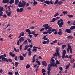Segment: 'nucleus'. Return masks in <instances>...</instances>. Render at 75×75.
Listing matches in <instances>:
<instances>
[{"label":"nucleus","instance_id":"nucleus-1","mask_svg":"<svg viewBox=\"0 0 75 75\" xmlns=\"http://www.w3.org/2000/svg\"><path fill=\"white\" fill-rule=\"evenodd\" d=\"M42 27L44 28L45 27L44 29L46 30H47L48 29L51 30V31L50 32H51V33L52 32L57 31V30L55 29H52V27H50V25H48L47 24H45L44 25H43Z\"/></svg>","mask_w":75,"mask_h":75},{"label":"nucleus","instance_id":"nucleus-2","mask_svg":"<svg viewBox=\"0 0 75 75\" xmlns=\"http://www.w3.org/2000/svg\"><path fill=\"white\" fill-rule=\"evenodd\" d=\"M11 7H12V6L10 5L8 6L7 8H6V12L8 16H10L11 15V14L12 12L10 11L9 12H8V11L11 10V9L10 8Z\"/></svg>","mask_w":75,"mask_h":75},{"label":"nucleus","instance_id":"nucleus-3","mask_svg":"<svg viewBox=\"0 0 75 75\" xmlns=\"http://www.w3.org/2000/svg\"><path fill=\"white\" fill-rule=\"evenodd\" d=\"M26 2L24 1H22L21 2L20 1L19 3V4L18 5L19 8L24 7L26 5Z\"/></svg>","mask_w":75,"mask_h":75},{"label":"nucleus","instance_id":"nucleus-4","mask_svg":"<svg viewBox=\"0 0 75 75\" xmlns=\"http://www.w3.org/2000/svg\"><path fill=\"white\" fill-rule=\"evenodd\" d=\"M48 30H47V32L45 31L44 32H43V34H51V32H50V31L51 30L50 29H47Z\"/></svg>","mask_w":75,"mask_h":75},{"label":"nucleus","instance_id":"nucleus-5","mask_svg":"<svg viewBox=\"0 0 75 75\" xmlns=\"http://www.w3.org/2000/svg\"><path fill=\"white\" fill-rule=\"evenodd\" d=\"M1 56H3L2 58L1 59L2 61H5V60H6L7 58H5V57H6V54H4V55H1Z\"/></svg>","mask_w":75,"mask_h":75},{"label":"nucleus","instance_id":"nucleus-6","mask_svg":"<svg viewBox=\"0 0 75 75\" xmlns=\"http://www.w3.org/2000/svg\"><path fill=\"white\" fill-rule=\"evenodd\" d=\"M71 30L70 29H67L65 30L64 32L65 33L67 32L68 33L70 34L71 33Z\"/></svg>","mask_w":75,"mask_h":75},{"label":"nucleus","instance_id":"nucleus-7","mask_svg":"<svg viewBox=\"0 0 75 75\" xmlns=\"http://www.w3.org/2000/svg\"><path fill=\"white\" fill-rule=\"evenodd\" d=\"M23 10V8H21L20 9L18 8L17 9V12L18 13L19 12L20 13Z\"/></svg>","mask_w":75,"mask_h":75},{"label":"nucleus","instance_id":"nucleus-8","mask_svg":"<svg viewBox=\"0 0 75 75\" xmlns=\"http://www.w3.org/2000/svg\"><path fill=\"white\" fill-rule=\"evenodd\" d=\"M58 34L59 35H62V30L61 29H59V32H58Z\"/></svg>","mask_w":75,"mask_h":75},{"label":"nucleus","instance_id":"nucleus-9","mask_svg":"<svg viewBox=\"0 0 75 75\" xmlns=\"http://www.w3.org/2000/svg\"><path fill=\"white\" fill-rule=\"evenodd\" d=\"M57 24L59 25V27H62V25H64V22H60L59 23H58Z\"/></svg>","mask_w":75,"mask_h":75},{"label":"nucleus","instance_id":"nucleus-10","mask_svg":"<svg viewBox=\"0 0 75 75\" xmlns=\"http://www.w3.org/2000/svg\"><path fill=\"white\" fill-rule=\"evenodd\" d=\"M26 32L27 33H28V34H30L31 33V30L29 29H27L25 30Z\"/></svg>","mask_w":75,"mask_h":75},{"label":"nucleus","instance_id":"nucleus-11","mask_svg":"<svg viewBox=\"0 0 75 75\" xmlns=\"http://www.w3.org/2000/svg\"><path fill=\"white\" fill-rule=\"evenodd\" d=\"M42 65H44L45 67H46L47 65V64L46 62L45 61H43L42 62Z\"/></svg>","mask_w":75,"mask_h":75},{"label":"nucleus","instance_id":"nucleus-12","mask_svg":"<svg viewBox=\"0 0 75 75\" xmlns=\"http://www.w3.org/2000/svg\"><path fill=\"white\" fill-rule=\"evenodd\" d=\"M24 39L23 38V37H21L19 39L18 41H20V42L21 43L22 42L24 41Z\"/></svg>","mask_w":75,"mask_h":75},{"label":"nucleus","instance_id":"nucleus-13","mask_svg":"<svg viewBox=\"0 0 75 75\" xmlns=\"http://www.w3.org/2000/svg\"><path fill=\"white\" fill-rule=\"evenodd\" d=\"M59 49L58 48H57L56 49V51L57 54L58 56H60L59 53Z\"/></svg>","mask_w":75,"mask_h":75},{"label":"nucleus","instance_id":"nucleus-14","mask_svg":"<svg viewBox=\"0 0 75 75\" xmlns=\"http://www.w3.org/2000/svg\"><path fill=\"white\" fill-rule=\"evenodd\" d=\"M59 49L58 48H57L56 49V51L57 54L58 56H60L59 53Z\"/></svg>","mask_w":75,"mask_h":75},{"label":"nucleus","instance_id":"nucleus-15","mask_svg":"<svg viewBox=\"0 0 75 75\" xmlns=\"http://www.w3.org/2000/svg\"><path fill=\"white\" fill-rule=\"evenodd\" d=\"M9 1L10 0H3V2L4 3L7 4L9 2Z\"/></svg>","mask_w":75,"mask_h":75},{"label":"nucleus","instance_id":"nucleus-16","mask_svg":"<svg viewBox=\"0 0 75 75\" xmlns=\"http://www.w3.org/2000/svg\"><path fill=\"white\" fill-rule=\"evenodd\" d=\"M5 61H6L7 62L9 61L10 62H12V60L11 59H6V60H5Z\"/></svg>","mask_w":75,"mask_h":75},{"label":"nucleus","instance_id":"nucleus-17","mask_svg":"<svg viewBox=\"0 0 75 75\" xmlns=\"http://www.w3.org/2000/svg\"><path fill=\"white\" fill-rule=\"evenodd\" d=\"M9 54L12 57H15V54H13L12 52H10L9 53Z\"/></svg>","mask_w":75,"mask_h":75},{"label":"nucleus","instance_id":"nucleus-18","mask_svg":"<svg viewBox=\"0 0 75 75\" xmlns=\"http://www.w3.org/2000/svg\"><path fill=\"white\" fill-rule=\"evenodd\" d=\"M73 38V37L72 36V35H69L67 37V38L69 39H72Z\"/></svg>","mask_w":75,"mask_h":75},{"label":"nucleus","instance_id":"nucleus-19","mask_svg":"<svg viewBox=\"0 0 75 75\" xmlns=\"http://www.w3.org/2000/svg\"><path fill=\"white\" fill-rule=\"evenodd\" d=\"M19 58L21 61H23L24 59V57L21 55L19 56Z\"/></svg>","mask_w":75,"mask_h":75},{"label":"nucleus","instance_id":"nucleus-20","mask_svg":"<svg viewBox=\"0 0 75 75\" xmlns=\"http://www.w3.org/2000/svg\"><path fill=\"white\" fill-rule=\"evenodd\" d=\"M75 29V26H71L70 29L71 30H73Z\"/></svg>","mask_w":75,"mask_h":75},{"label":"nucleus","instance_id":"nucleus-21","mask_svg":"<svg viewBox=\"0 0 75 75\" xmlns=\"http://www.w3.org/2000/svg\"><path fill=\"white\" fill-rule=\"evenodd\" d=\"M14 51H15L16 52H19V49H16L15 47L13 48Z\"/></svg>","mask_w":75,"mask_h":75},{"label":"nucleus","instance_id":"nucleus-22","mask_svg":"<svg viewBox=\"0 0 75 75\" xmlns=\"http://www.w3.org/2000/svg\"><path fill=\"white\" fill-rule=\"evenodd\" d=\"M44 2L47 4H50V1L49 0H46Z\"/></svg>","mask_w":75,"mask_h":75},{"label":"nucleus","instance_id":"nucleus-23","mask_svg":"<svg viewBox=\"0 0 75 75\" xmlns=\"http://www.w3.org/2000/svg\"><path fill=\"white\" fill-rule=\"evenodd\" d=\"M4 11V8L3 6H0V12H1Z\"/></svg>","mask_w":75,"mask_h":75},{"label":"nucleus","instance_id":"nucleus-24","mask_svg":"<svg viewBox=\"0 0 75 75\" xmlns=\"http://www.w3.org/2000/svg\"><path fill=\"white\" fill-rule=\"evenodd\" d=\"M14 2V0H10V1L9 2V3L10 4H11L13 3Z\"/></svg>","mask_w":75,"mask_h":75},{"label":"nucleus","instance_id":"nucleus-25","mask_svg":"<svg viewBox=\"0 0 75 75\" xmlns=\"http://www.w3.org/2000/svg\"><path fill=\"white\" fill-rule=\"evenodd\" d=\"M62 1H59V2H58V4H57V5H62Z\"/></svg>","mask_w":75,"mask_h":75},{"label":"nucleus","instance_id":"nucleus-26","mask_svg":"<svg viewBox=\"0 0 75 75\" xmlns=\"http://www.w3.org/2000/svg\"><path fill=\"white\" fill-rule=\"evenodd\" d=\"M56 20L55 19V18H53V19H52V20L50 21V23H53Z\"/></svg>","mask_w":75,"mask_h":75},{"label":"nucleus","instance_id":"nucleus-27","mask_svg":"<svg viewBox=\"0 0 75 75\" xmlns=\"http://www.w3.org/2000/svg\"><path fill=\"white\" fill-rule=\"evenodd\" d=\"M20 34L21 35L22 37L24 36V32H23L20 33Z\"/></svg>","mask_w":75,"mask_h":75},{"label":"nucleus","instance_id":"nucleus-28","mask_svg":"<svg viewBox=\"0 0 75 75\" xmlns=\"http://www.w3.org/2000/svg\"><path fill=\"white\" fill-rule=\"evenodd\" d=\"M71 49H72L71 48V47H68V48H67V52H68V53L69 52V50H70Z\"/></svg>","mask_w":75,"mask_h":75},{"label":"nucleus","instance_id":"nucleus-29","mask_svg":"<svg viewBox=\"0 0 75 75\" xmlns=\"http://www.w3.org/2000/svg\"><path fill=\"white\" fill-rule=\"evenodd\" d=\"M18 2H19L18 0H15V4L16 5H18Z\"/></svg>","mask_w":75,"mask_h":75},{"label":"nucleus","instance_id":"nucleus-30","mask_svg":"<svg viewBox=\"0 0 75 75\" xmlns=\"http://www.w3.org/2000/svg\"><path fill=\"white\" fill-rule=\"evenodd\" d=\"M55 61L53 59H51L50 63H53Z\"/></svg>","mask_w":75,"mask_h":75},{"label":"nucleus","instance_id":"nucleus-31","mask_svg":"<svg viewBox=\"0 0 75 75\" xmlns=\"http://www.w3.org/2000/svg\"><path fill=\"white\" fill-rule=\"evenodd\" d=\"M30 67V66L28 64H27V65L26 66V69H28Z\"/></svg>","mask_w":75,"mask_h":75},{"label":"nucleus","instance_id":"nucleus-32","mask_svg":"<svg viewBox=\"0 0 75 75\" xmlns=\"http://www.w3.org/2000/svg\"><path fill=\"white\" fill-rule=\"evenodd\" d=\"M55 63L57 65L58 64H60V62H59L57 60H56V61L55 62Z\"/></svg>","mask_w":75,"mask_h":75},{"label":"nucleus","instance_id":"nucleus-33","mask_svg":"<svg viewBox=\"0 0 75 75\" xmlns=\"http://www.w3.org/2000/svg\"><path fill=\"white\" fill-rule=\"evenodd\" d=\"M52 64H53L52 65H53V67H54H54H57V65L55 63H52Z\"/></svg>","mask_w":75,"mask_h":75},{"label":"nucleus","instance_id":"nucleus-34","mask_svg":"<svg viewBox=\"0 0 75 75\" xmlns=\"http://www.w3.org/2000/svg\"><path fill=\"white\" fill-rule=\"evenodd\" d=\"M67 16L69 17V18H71L73 17V16L72 15H67Z\"/></svg>","mask_w":75,"mask_h":75},{"label":"nucleus","instance_id":"nucleus-35","mask_svg":"<svg viewBox=\"0 0 75 75\" xmlns=\"http://www.w3.org/2000/svg\"><path fill=\"white\" fill-rule=\"evenodd\" d=\"M67 47V45H63L62 46V48L63 49H64L65 47Z\"/></svg>","mask_w":75,"mask_h":75},{"label":"nucleus","instance_id":"nucleus-36","mask_svg":"<svg viewBox=\"0 0 75 75\" xmlns=\"http://www.w3.org/2000/svg\"><path fill=\"white\" fill-rule=\"evenodd\" d=\"M63 53H62V54H64L65 55V54H66V51L65 50H64L63 51Z\"/></svg>","mask_w":75,"mask_h":75},{"label":"nucleus","instance_id":"nucleus-37","mask_svg":"<svg viewBox=\"0 0 75 75\" xmlns=\"http://www.w3.org/2000/svg\"><path fill=\"white\" fill-rule=\"evenodd\" d=\"M33 34V35L35 34V31L32 32V33H30V34Z\"/></svg>","mask_w":75,"mask_h":75},{"label":"nucleus","instance_id":"nucleus-38","mask_svg":"<svg viewBox=\"0 0 75 75\" xmlns=\"http://www.w3.org/2000/svg\"><path fill=\"white\" fill-rule=\"evenodd\" d=\"M33 1H34V2H33V4L34 5H35L37 4V3L36 1H35V0H33Z\"/></svg>","mask_w":75,"mask_h":75},{"label":"nucleus","instance_id":"nucleus-39","mask_svg":"<svg viewBox=\"0 0 75 75\" xmlns=\"http://www.w3.org/2000/svg\"><path fill=\"white\" fill-rule=\"evenodd\" d=\"M74 60L72 59H71V61H70V62L71 63H73L74 62Z\"/></svg>","mask_w":75,"mask_h":75},{"label":"nucleus","instance_id":"nucleus-40","mask_svg":"<svg viewBox=\"0 0 75 75\" xmlns=\"http://www.w3.org/2000/svg\"><path fill=\"white\" fill-rule=\"evenodd\" d=\"M36 27V26H34L33 27V26H32V27H30V29H34V28H35V27Z\"/></svg>","mask_w":75,"mask_h":75},{"label":"nucleus","instance_id":"nucleus-41","mask_svg":"<svg viewBox=\"0 0 75 75\" xmlns=\"http://www.w3.org/2000/svg\"><path fill=\"white\" fill-rule=\"evenodd\" d=\"M50 66L49 67H52L53 66V63L50 64L48 65V67Z\"/></svg>","mask_w":75,"mask_h":75},{"label":"nucleus","instance_id":"nucleus-42","mask_svg":"<svg viewBox=\"0 0 75 75\" xmlns=\"http://www.w3.org/2000/svg\"><path fill=\"white\" fill-rule=\"evenodd\" d=\"M58 0H56L54 2V4L55 5L57 4L58 3Z\"/></svg>","mask_w":75,"mask_h":75},{"label":"nucleus","instance_id":"nucleus-43","mask_svg":"<svg viewBox=\"0 0 75 75\" xmlns=\"http://www.w3.org/2000/svg\"><path fill=\"white\" fill-rule=\"evenodd\" d=\"M63 13L64 14V15H65V14H67L68 13V12L67 11H63Z\"/></svg>","mask_w":75,"mask_h":75},{"label":"nucleus","instance_id":"nucleus-44","mask_svg":"<svg viewBox=\"0 0 75 75\" xmlns=\"http://www.w3.org/2000/svg\"><path fill=\"white\" fill-rule=\"evenodd\" d=\"M28 43V41L27 40H26L25 41L23 42V44H24Z\"/></svg>","mask_w":75,"mask_h":75},{"label":"nucleus","instance_id":"nucleus-45","mask_svg":"<svg viewBox=\"0 0 75 75\" xmlns=\"http://www.w3.org/2000/svg\"><path fill=\"white\" fill-rule=\"evenodd\" d=\"M28 55H29V56H31V54L32 53V52L31 51H29L28 52Z\"/></svg>","mask_w":75,"mask_h":75},{"label":"nucleus","instance_id":"nucleus-46","mask_svg":"<svg viewBox=\"0 0 75 75\" xmlns=\"http://www.w3.org/2000/svg\"><path fill=\"white\" fill-rule=\"evenodd\" d=\"M2 16L4 18H6V17H7V16L6 14H4V15H3Z\"/></svg>","mask_w":75,"mask_h":75},{"label":"nucleus","instance_id":"nucleus-47","mask_svg":"<svg viewBox=\"0 0 75 75\" xmlns=\"http://www.w3.org/2000/svg\"><path fill=\"white\" fill-rule=\"evenodd\" d=\"M28 47H27V45H26L25 46V48L24 49V50H27V49L28 48Z\"/></svg>","mask_w":75,"mask_h":75},{"label":"nucleus","instance_id":"nucleus-48","mask_svg":"<svg viewBox=\"0 0 75 75\" xmlns=\"http://www.w3.org/2000/svg\"><path fill=\"white\" fill-rule=\"evenodd\" d=\"M46 42V44H48L49 43V42H50V40L49 39H48L47 41H45Z\"/></svg>","mask_w":75,"mask_h":75},{"label":"nucleus","instance_id":"nucleus-49","mask_svg":"<svg viewBox=\"0 0 75 75\" xmlns=\"http://www.w3.org/2000/svg\"><path fill=\"white\" fill-rule=\"evenodd\" d=\"M46 72V71L45 69H42V73H44V72Z\"/></svg>","mask_w":75,"mask_h":75},{"label":"nucleus","instance_id":"nucleus-50","mask_svg":"<svg viewBox=\"0 0 75 75\" xmlns=\"http://www.w3.org/2000/svg\"><path fill=\"white\" fill-rule=\"evenodd\" d=\"M52 2L53 1L52 0H51L50 1H49V4H53V3H52Z\"/></svg>","mask_w":75,"mask_h":75},{"label":"nucleus","instance_id":"nucleus-51","mask_svg":"<svg viewBox=\"0 0 75 75\" xmlns=\"http://www.w3.org/2000/svg\"><path fill=\"white\" fill-rule=\"evenodd\" d=\"M59 14L58 13H56L55 15L54 16V17H56L57 16H58L59 15Z\"/></svg>","mask_w":75,"mask_h":75},{"label":"nucleus","instance_id":"nucleus-52","mask_svg":"<svg viewBox=\"0 0 75 75\" xmlns=\"http://www.w3.org/2000/svg\"><path fill=\"white\" fill-rule=\"evenodd\" d=\"M57 40H55L52 42V43H57Z\"/></svg>","mask_w":75,"mask_h":75},{"label":"nucleus","instance_id":"nucleus-53","mask_svg":"<svg viewBox=\"0 0 75 75\" xmlns=\"http://www.w3.org/2000/svg\"><path fill=\"white\" fill-rule=\"evenodd\" d=\"M37 63H38V65H40V63L39 61H36Z\"/></svg>","mask_w":75,"mask_h":75},{"label":"nucleus","instance_id":"nucleus-54","mask_svg":"<svg viewBox=\"0 0 75 75\" xmlns=\"http://www.w3.org/2000/svg\"><path fill=\"white\" fill-rule=\"evenodd\" d=\"M63 55L62 56V59H64V58L65 59V54H63Z\"/></svg>","mask_w":75,"mask_h":75},{"label":"nucleus","instance_id":"nucleus-55","mask_svg":"<svg viewBox=\"0 0 75 75\" xmlns=\"http://www.w3.org/2000/svg\"><path fill=\"white\" fill-rule=\"evenodd\" d=\"M53 56H55V57H57V53L56 52H55V54H53Z\"/></svg>","mask_w":75,"mask_h":75},{"label":"nucleus","instance_id":"nucleus-56","mask_svg":"<svg viewBox=\"0 0 75 75\" xmlns=\"http://www.w3.org/2000/svg\"><path fill=\"white\" fill-rule=\"evenodd\" d=\"M39 34V33H37V34H35L34 35L35 37H37V36Z\"/></svg>","mask_w":75,"mask_h":75},{"label":"nucleus","instance_id":"nucleus-57","mask_svg":"<svg viewBox=\"0 0 75 75\" xmlns=\"http://www.w3.org/2000/svg\"><path fill=\"white\" fill-rule=\"evenodd\" d=\"M8 74L9 75H13L12 74V72L11 71L9 72L8 73Z\"/></svg>","mask_w":75,"mask_h":75},{"label":"nucleus","instance_id":"nucleus-58","mask_svg":"<svg viewBox=\"0 0 75 75\" xmlns=\"http://www.w3.org/2000/svg\"><path fill=\"white\" fill-rule=\"evenodd\" d=\"M27 40L28 41V42H29V43H30L31 42V41L30 39H27Z\"/></svg>","mask_w":75,"mask_h":75},{"label":"nucleus","instance_id":"nucleus-59","mask_svg":"<svg viewBox=\"0 0 75 75\" xmlns=\"http://www.w3.org/2000/svg\"><path fill=\"white\" fill-rule=\"evenodd\" d=\"M18 71H17V72H15V75H19L18 74Z\"/></svg>","mask_w":75,"mask_h":75},{"label":"nucleus","instance_id":"nucleus-60","mask_svg":"<svg viewBox=\"0 0 75 75\" xmlns=\"http://www.w3.org/2000/svg\"><path fill=\"white\" fill-rule=\"evenodd\" d=\"M19 64V63L17 62H15V65H18Z\"/></svg>","mask_w":75,"mask_h":75},{"label":"nucleus","instance_id":"nucleus-61","mask_svg":"<svg viewBox=\"0 0 75 75\" xmlns=\"http://www.w3.org/2000/svg\"><path fill=\"white\" fill-rule=\"evenodd\" d=\"M32 60H33V61H32V62L33 63H34L35 61V59H33Z\"/></svg>","mask_w":75,"mask_h":75},{"label":"nucleus","instance_id":"nucleus-62","mask_svg":"<svg viewBox=\"0 0 75 75\" xmlns=\"http://www.w3.org/2000/svg\"><path fill=\"white\" fill-rule=\"evenodd\" d=\"M37 51V49H33L32 51L33 52H36Z\"/></svg>","mask_w":75,"mask_h":75},{"label":"nucleus","instance_id":"nucleus-63","mask_svg":"<svg viewBox=\"0 0 75 75\" xmlns=\"http://www.w3.org/2000/svg\"><path fill=\"white\" fill-rule=\"evenodd\" d=\"M50 67H48L47 68V70H48V71H50V70H51Z\"/></svg>","mask_w":75,"mask_h":75},{"label":"nucleus","instance_id":"nucleus-64","mask_svg":"<svg viewBox=\"0 0 75 75\" xmlns=\"http://www.w3.org/2000/svg\"><path fill=\"white\" fill-rule=\"evenodd\" d=\"M50 71H47V74H48V75H50Z\"/></svg>","mask_w":75,"mask_h":75}]
</instances>
